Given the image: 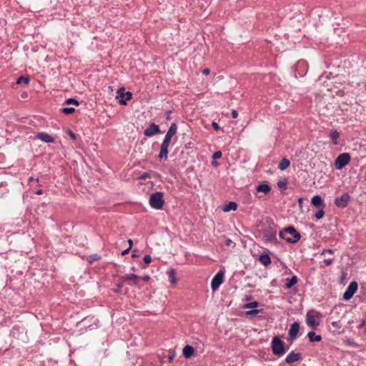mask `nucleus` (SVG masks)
I'll return each mask as SVG.
<instances>
[{
	"mask_svg": "<svg viewBox=\"0 0 366 366\" xmlns=\"http://www.w3.org/2000/svg\"><path fill=\"white\" fill-rule=\"evenodd\" d=\"M94 259H97V256H94V257H92V259L91 258V259L89 260V262H91L92 261L94 260Z\"/></svg>",
	"mask_w": 366,
	"mask_h": 366,
	"instance_id": "52",
	"label": "nucleus"
},
{
	"mask_svg": "<svg viewBox=\"0 0 366 366\" xmlns=\"http://www.w3.org/2000/svg\"><path fill=\"white\" fill-rule=\"evenodd\" d=\"M232 241L229 239H227L226 244L229 246L232 244Z\"/></svg>",
	"mask_w": 366,
	"mask_h": 366,
	"instance_id": "48",
	"label": "nucleus"
},
{
	"mask_svg": "<svg viewBox=\"0 0 366 366\" xmlns=\"http://www.w3.org/2000/svg\"><path fill=\"white\" fill-rule=\"evenodd\" d=\"M160 132L159 127L158 125L152 123L149 126L144 130V134L147 137H152L156 134Z\"/></svg>",
	"mask_w": 366,
	"mask_h": 366,
	"instance_id": "12",
	"label": "nucleus"
},
{
	"mask_svg": "<svg viewBox=\"0 0 366 366\" xmlns=\"http://www.w3.org/2000/svg\"><path fill=\"white\" fill-rule=\"evenodd\" d=\"M357 283L356 282H352L350 283L346 291L343 294V298L345 300H348L354 295L357 290Z\"/></svg>",
	"mask_w": 366,
	"mask_h": 366,
	"instance_id": "8",
	"label": "nucleus"
},
{
	"mask_svg": "<svg viewBox=\"0 0 366 366\" xmlns=\"http://www.w3.org/2000/svg\"><path fill=\"white\" fill-rule=\"evenodd\" d=\"M169 144L170 143H169V142L163 141V142L161 145L160 152L159 154V157L160 159H167L168 147L169 146Z\"/></svg>",
	"mask_w": 366,
	"mask_h": 366,
	"instance_id": "14",
	"label": "nucleus"
},
{
	"mask_svg": "<svg viewBox=\"0 0 366 366\" xmlns=\"http://www.w3.org/2000/svg\"><path fill=\"white\" fill-rule=\"evenodd\" d=\"M232 117L234 119H236L238 117V112L237 110H232Z\"/></svg>",
	"mask_w": 366,
	"mask_h": 366,
	"instance_id": "44",
	"label": "nucleus"
},
{
	"mask_svg": "<svg viewBox=\"0 0 366 366\" xmlns=\"http://www.w3.org/2000/svg\"><path fill=\"white\" fill-rule=\"evenodd\" d=\"M123 285L122 283H119L117 285V287L114 290V292L116 293H120L122 292V287Z\"/></svg>",
	"mask_w": 366,
	"mask_h": 366,
	"instance_id": "35",
	"label": "nucleus"
},
{
	"mask_svg": "<svg viewBox=\"0 0 366 366\" xmlns=\"http://www.w3.org/2000/svg\"><path fill=\"white\" fill-rule=\"evenodd\" d=\"M257 305H258V302L256 301H254V302H252L244 305V308H245V309L254 308V307H257Z\"/></svg>",
	"mask_w": 366,
	"mask_h": 366,
	"instance_id": "32",
	"label": "nucleus"
},
{
	"mask_svg": "<svg viewBox=\"0 0 366 366\" xmlns=\"http://www.w3.org/2000/svg\"><path fill=\"white\" fill-rule=\"evenodd\" d=\"M272 350L274 355L282 356L285 352L283 342L277 336L272 340Z\"/></svg>",
	"mask_w": 366,
	"mask_h": 366,
	"instance_id": "4",
	"label": "nucleus"
},
{
	"mask_svg": "<svg viewBox=\"0 0 366 366\" xmlns=\"http://www.w3.org/2000/svg\"><path fill=\"white\" fill-rule=\"evenodd\" d=\"M237 204L235 202H230L229 204H226L224 208V212H229L230 210L235 211L237 209Z\"/></svg>",
	"mask_w": 366,
	"mask_h": 366,
	"instance_id": "24",
	"label": "nucleus"
},
{
	"mask_svg": "<svg viewBox=\"0 0 366 366\" xmlns=\"http://www.w3.org/2000/svg\"><path fill=\"white\" fill-rule=\"evenodd\" d=\"M311 203L313 206L316 207L317 209L325 207V204H324L322 198L318 195H315L312 198Z\"/></svg>",
	"mask_w": 366,
	"mask_h": 366,
	"instance_id": "16",
	"label": "nucleus"
},
{
	"mask_svg": "<svg viewBox=\"0 0 366 366\" xmlns=\"http://www.w3.org/2000/svg\"><path fill=\"white\" fill-rule=\"evenodd\" d=\"M285 185V183H282L280 184V183L279 184V187H282V186Z\"/></svg>",
	"mask_w": 366,
	"mask_h": 366,
	"instance_id": "55",
	"label": "nucleus"
},
{
	"mask_svg": "<svg viewBox=\"0 0 366 366\" xmlns=\"http://www.w3.org/2000/svg\"><path fill=\"white\" fill-rule=\"evenodd\" d=\"M300 325L297 322H294L291 325L290 328L289 330V337L291 340H295L297 337V334L299 332Z\"/></svg>",
	"mask_w": 366,
	"mask_h": 366,
	"instance_id": "13",
	"label": "nucleus"
},
{
	"mask_svg": "<svg viewBox=\"0 0 366 366\" xmlns=\"http://www.w3.org/2000/svg\"><path fill=\"white\" fill-rule=\"evenodd\" d=\"M259 260L264 266H267L271 263V259L268 254L260 255Z\"/></svg>",
	"mask_w": 366,
	"mask_h": 366,
	"instance_id": "22",
	"label": "nucleus"
},
{
	"mask_svg": "<svg viewBox=\"0 0 366 366\" xmlns=\"http://www.w3.org/2000/svg\"><path fill=\"white\" fill-rule=\"evenodd\" d=\"M298 202H299L300 204H301L302 202V199H299Z\"/></svg>",
	"mask_w": 366,
	"mask_h": 366,
	"instance_id": "57",
	"label": "nucleus"
},
{
	"mask_svg": "<svg viewBox=\"0 0 366 366\" xmlns=\"http://www.w3.org/2000/svg\"><path fill=\"white\" fill-rule=\"evenodd\" d=\"M290 164V160H288L286 158H284L279 164L278 165V168L280 169V170H285L286 169L287 167H289Z\"/></svg>",
	"mask_w": 366,
	"mask_h": 366,
	"instance_id": "25",
	"label": "nucleus"
},
{
	"mask_svg": "<svg viewBox=\"0 0 366 366\" xmlns=\"http://www.w3.org/2000/svg\"><path fill=\"white\" fill-rule=\"evenodd\" d=\"M259 312V310H251L245 312V315L248 317H254Z\"/></svg>",
	"mask_w": 366,
	"mask_h": 366,
	"instance_id": "30",
	"label": "nucleus"
},
{
	"mask_svg": "<svg viewBox=\"0 0 366 366\" xmlns=\"http://www.w3.org/2000/svg\"><path fill=\"white\" fill-rule=\"evenodd\" d=\"M307 336L310 342H320L322 340V337L317 335L313 331L309 332Z\"/></svg>",
	"mask_w": 366,
	"mask_h": 366,
	"instance_id": "21",
	"label": "nucleus"
},
{
	"mask_svg": "<svg viewBox=\"0 0 366 366\" xmlns=\"http://www.w3.org/2000/svg\"><path fill=\"white\" fill-rule=\"evenodd\" d=\"M321 315L320 312H307L306 315V322L307 325L313 329H316L320 325Z\"/></svg>",
	"mask_w": 366,
	"mask_h": 366,
	"instance_id": "3",
	"label": "nucleus"
},
{
	"mask_svg": "<svg viewBox=\"0 0 366 366\" xmlns=\"http://www.w3.org/2000/svg\"><path fill=\"white\" fill-rule=\"evenodd\" d=\"M152 261V257L149 256V255H145L144 257V262L146 263V264H149Z\"/></svg>",
	"mask_w": 366,
	"mask_h": 366,
	"instance_id": "37",
	"label": "nucleus"
},
{
	"mask_svg": "<svg viewBox=\"0 0 366 366\" xmlns=\"http://www.w3.org/2000/svg\"><path fill=\"white\" fill-rule=\"evenodd\" d=\"M167 274L169 277V282L172 284H177L176 272L174 269H169Z\"/></svg>",
	"mask_w": 366,
	"mask_h": 366,
	"instance_id": "20",
	"label": "nucleus"
},
{
	"mask_svg": "<svg viewBox=\"0 0 366 366\" xmlns=\"http://www.w3.org/2000/svg\"><path fill=\"white\" fill-rule=\"evenodd\" d=\"M62 112L65 114H71L74 112V108L73 107H64L61 109Z\"/></svg>",
	"mask_w": 366,
	"mask_h": 366,
	"instance_id": "31",
	"label": "nucleus"
},
{
	"mask_svg": "<svg viewBox=\"0 0 366 366\" xmlns=\"http://www.w3.org/2000/svg\"><path fill=\"white\" fill-rule=\"evenodd\" d=\"M221 157H222V152L220 151H217V152H214L212 156L213 159H219V158H221Z\"/></svg>",
	"mask_w": 366,
	"mask_h": 366,
	"instance_id": "34",
	"label": "nucleus"
},
{
	"mask_svg": "<svg viewBox=\"0 0 366 366\" xmlns=\"http://www.w3.org/2000/svg\"><path fill=\"white\" fill-rule=\"evenodd\" d=\"M323 262L325 264V265L330 266L332 263V259H331V258L325 259Z\"/></svg>",
	"mask_w": 366,
	"mask_h": 366,
	"instance_id": "41",
	"label": "nucleus"
},
{
	"mask_svg": "<svg viewBox=\"0 0 366 366\" xmlns=\"http://www.w3.org/2000/svg\"><path fill=\"white\" fill-rule=\"evenodd\" d=\"M256 190L258 192H263L264 194H267L270 192L271 188L269 184L266 183H261L256 187Z\"/></svg>",
	"mask_w": 366,
	"mask_h": 366,
	"instance_id": "18",
	"label": "nucleus"
},
{
	"mask_svg": "<svg viewBox=\"0 0 366 366\" xmlns=\"http://www.w3.org/2000/svg\"><path fill=\"white\" fill-rule=\"evenodd\" d=\"M285 185V183H282L280 184V183L279 184V187H282V186Z\"/></svg>",
	"mask_w": 366,
	"mask_h": 366,
	"instance_id": "56",
	"label": "nucleus"
},
{
	"mask_svg": "<svg viewBox=\"0 0 366 366\" xmlns=\"http://www.w3.org/2000/svg\"><path fill=\"white\" fill-rule=\"evenodd\" d=\"M203 74H205V75H208L210 72V70L207 68H205L203 69L202 71Z\"/></svg>",
	"mask_w": 366,
	"mask_h": 366,
	"instance_id": "45",
	"label": "nucleus"
},
{
	"mask_svg": "<svg viewBox=\"0 0 366 366\" xmlns=\"http://www.w3.org/2000/svg\"><path fill=\"white\" fill-rule=\"evenodd\" d=\"M286 288H291L293 285H295L297 282V277L296 276L292 277L290 279L287 280Z\"/></svg>",
	"mask_w": 366,
	"mask_h": 366,
	"instance_id": "26",
	"label": "nucleus"
},
{
	"mask_svg": "<svg viewBox=\"0 0 366 366\" xmlns=\"http://www.w3.org/2000/svg\"><path fill=\"white\" fill-rule=\"evenodd\" d=\"M285 185V183H282L280 184V183L279 184V187H282V186Z\"/></svg>",
	"mask_w": 366,
	"mask_h": 366,
	"instance_id": "54",
	"label": "nucleus"
},
{
	"mask_svg": "<svg viewBox=\"0 0 366 366\" xmlns=\"http://www.w3.org/2000/svg\"><path fill=\"white\" fill-rule=\"evenodd\" d=\"M332 325L333 327H335L336 329L341 328V325H340V322H332Z\"/></svg>",
	"mask_w": 366,
	"mask_h": 366,
	"instance_id": "39",
	"label": "nucleus"
},
{
	"mask_svg": "<svg viewBox=\"0 0 366 366\" xmlns=\"http://www.w3.org/2000/svg\"><path fill=\"white\" fill-rule=\"evenodd\" d=\"M339 132L334 129V130H331L330 132V137L331 138V139L332 140V143L333 144L336 145L337 144V139L339 138Z\"/></svg>",
	"mask_w": 366,
	"mask_h": 366,
	"instance_id": "23",
	"label": "nucleus"
},
{
	"mask_svg": "<svg viewBox=\"0 0 366 366\" xmlns=\"http://www.w3.org/2000/svg\"><path fill=\"white\" fill-rule=\"evenodd\" d=\"M35 193L36 194L39 195V194H41L43 193V191L41 189H39V190H37Z\"/></svg>",
	"mask_w": 366,
	"mask_h": 366,
	"instance_id": "51",
	"label": "nucleus"
},
{
	"mask_svg": "<svg viewBox=\"0 0 366 366\" xmlns=\"http://www.w3.org/2000/svg\"><path fill=\"white\" fill-rule=\"evenodd\" d=\"M34 180V179L33 177H30L29 179V182H31Z\"/></svg>",
	"mask_w": 366,
	"mask_h": 366,
	"instance_id": "53",
	"label": "nucleus"
},
{
	"mask_svg": "<svg viewBox=\"0 0 366 366\" xmlns=\"http://www.w3.org/2000/svg\"><path fill=\"white\" fill-rule=\"evenodd\" d=\"M280 237L289 243H295L300 239V234L293 227H289L280 232Z\"/></svg>",
	"mask_w": 366,
	"mask_h": 366,
	"instance_id": "1",
	"label": "nucleus"
},
{
	"mask_svg": "<svg viewBox=\"0 0 366 366\" xmlns=\"http://www.w3.org/2000/svg\"><path fill=\"white\" fill-rule=\"evenodd\" d=\"M122 282H127L129 285L137 286L140 288L139 280H141V277L137 276L134 274H125L121 277Z\"/></svg>",
	"mask_w": 366,
	"mask_h": 366,
	"instance_id": "7",
	"label": "nucleus"
},
{
	"mask_svg": "<svg viewBox=\"0 0 366 366\" xmlns=\"http://www.w3.org/2000/svg\"><path fill=\"white\" fill-rule=\"evenodd\" d=\"M66 104H74L76 106H78L79 105V102L77 100L74 99H72V98H69L66 100Z\"/></svg>",
	"mask_w": 366,
	"mask_h": 366,
	"instance_id": "33",
	"label": "nucleus"
},
{
	"mask_svg": "<svg viewBox=\"0 0 366 366\" xmlns=\"http://www.w3.org/2000/svg\"><path fill=\"white\" fill-rule=\"evenodd\" d=\"M172 138V137L167 133L163 141L170 143Z\"/></svg>",
	"mask_w": 366,
	"mask_h": 366,
	"instance_id": "38",
	"label": "nucleus"
},
{
	"mask_svg": "<svg viewBox=\"0 0 366 366\" xmlns=\"http://www.w3.org/2000/svg\"><path fill=\"white\" fill-rule=\"evenodd\" d=\"M183 355L185 358H189L194 355V348L190 345H186L183 348Z\"/></svg>",
	"mask_w": 366,
	"mask_h": 366,
	"instance_id": "19",
	"label": "nucleus"
},
{
	"mask_svg": "<svg viewBox=\"0 0 366 366\" xmlns=\"http://www.w3.org/2000/svg\"><path fill=\"white\" fill-rule=\"evenodd\" d=\"M36 137L39 139H40L44 142H46V143H51V142H54V139L51 136H50L49 134H48L46 133H44V132L37 134Z\"/></svg>",
	"mask_w": 366,
	"mask_h": 366,
	"instance_id": "17",
	"label": "nucleus"
},
{
	"mask_svg": "<svg viewBox=\"0 0 366 366\" xmlns=\"http://www.w3.org/2000/svg\"><path fill=\"white\" fill-rule=\"evenodd\" d=\"M324 208L325 207L318 208V211L315 214V217H316L317 219H320L321 218L323 217L325 214Z\"/></svg>",
	"mask_w": 366,
	"mask_h": 366,
	"instance_id": "29",
	"label": "nucleus"
},
{
	"mask_svg": "<svg viewBox=\"0 0 366 366\" xmlns=\"http://www.w3.org/2000/svg\"><path fill=\"white\" fill-rule=\"evenodd\" d=\"M224 280V274L222 272H219L216 275L213 277L211 282V288L212 291L217 290Z\"/></svg>",
	"mask_w": 366,
	"mask_h": 366,
	"instance_id": "9",
	"label": "nucleus"
},
{
	"mask_svg": "<svg viewBox=\"0 0 366 366\" xmlns=\"http://www.w3.org/2000/svg\"><path fill=\"white\" fill-rule=\"evenodd\" d=\"M29 78L27 76H21L16 80V84H20L21 83L27 84H29Z\"/></svg>",
	"mask_w": 366,
	"mask_h": 366,
	"instance_id": "28",
	"label": "nucleus"
},
{
	"mask_svg": "<svg viewBox=\"0 0 366 366\" xmlns=\"http://www.w3.org/2000/svg\"><path fill=\"white\" fill-rule=\"evenodd\" d=\"M350 199V195L347 193H345L340 197L335 199V205L337 207L345 208L347 206Z\"/></svg>",
	"mask_w": 366,
	"mask_h": 366,
	"instance_id": "10",
	"label": "nucleus"
},
{
	"mask_svg": "<svg viewBox=\"0 0 366 366\" xmlns=\"http://www.w3.org/2000/svg\"><path fill=\"white\" fill-rule=\"evenodd\" d=\"M212 127L215 129V130H219L220 129L219 126L218 125V124L215 122H213L212 123Z\"/></svg>",
	"mask_w": 366,
	"mask_h": 366,
	"instance_id": "42",
	"label": "nucleus"
},
{
	"mask_svg": "<svg viewBox=\"0 0 366 366\" xmlns=\"http://www.w3.org/2000/svg\"><path fill=\"white\" fill-rule=\"evenodd\" d=\"M175 355H176V353L174 351H171L170 352V354L168 356V361H169V362H171L174 360Z\"/></svg>",
	"mask_w": 366,
	"mask_h": 366,
	"instance_id": "36",
	"label": "nucleus"
},
{
	"mask_svg": "<svg viewBox=\"0 0 366 366\" xmlns=\"http://www.w3.org/2000/svg\"><path fill=\"white\" fill-rule=\"evenodd\" d=\"M326 253H328V254H333V250L332 249H323L321 252V255H324Z\"/></svg>",
	"mask_w": 366,
	"mask_h": 366,
	"instance_id": "40",
	"label": "nucleus"
},
{
	"mask_svg": "<svg viewBox=\"0 0 366 366\" xmlns=\"http://www.w3.org/2000/svg\"><path fill=\"white\" fill-rule=\"evenodd\" d=\"M149 279V277L148 275L141 277V280H143L144 281H147Z\"/></svg>",
	"mask_w": 366,
	"mask_h": 366,
	"instance_id": "46",
	"label": "nucleus"
},
{
	"mask_svg": "<svg viewBox=\"0 0 366 366\" xmlns=\"http://www.w3.org/2000/svg\"><path fill=\"white\" fill-rule=\"evenodd\" d=\"M301 358V355L300 353H295V352H291L286 357L285 361L288 364H291L295 362H297Z\"/></svg>",
	"mask_w": 366,
	"mask_h": 366,
	"instance_id": "15",
	"label": "nucleus"
},
{
	"mask_svg": "<svg viewBox=\"0 0 366 366\" xmlns=\"http://www.w3.org/2000/svg\"><path fill=\"white\" fill-rule=\"evenodd\" d=\"M262 238L265 242H273L276 239V232L271 228L264 230Z\"/></svg>",
	"mask_w": 366,
	"mask_h": 366,
	"instance_id": "11",
	"label": "nucleus"
},
{
	"mask_svg": "<svg viewBox=\"0 0 366 366\" xmlns=\"http://www.w3.org/2000/svg\"><path fill=\"white\" fill-rule=\"evenodd\" d=\"M164 200L163 193L155 192L151 194L149 197L150 206L155 209H161L164 205Z\"/></svg>",
	"mask_w": 366,
	"mask_h": 366,
	"instance_id": "2",
	"label": "nucleus"
},
{
	"mask_svg": "<svg viewBox=\"0 0 366 366\" xmlns=\"http://www.w3.org/2000/svg\"><path fill=\"white\" fill-rule=\"evenodd\" d=\"M128 242H129V249H131V247H132V245H133V242H132V239H129V240H128Z\"/></svg>",
	"mask_w": 366,
	"mask_h": 366,
	"instance_id": "49",
	"label": "nucleus"
},
{
	"mask_svg": "<svg viewBox=\"0 0 366 366\" xmlns=\"http://www.w3.org/2000/svg\"><path fill=\"white\" fill-rule=\"evenodd\" d=\"M129 249H129V248H128V249H127L124 250V251L122 252V254L123 255H124V254H127Z\"/></svg>",
	"mask_w": 366,
	"mask_h": 366,
	"instance_id": "50",
	"label": "nucleus"
},
{
	"mask_svg": "<svg viewBox=\"0 0 366 366\" xmlns=\"http://www.w3.org/2000/svg\"><path fill=\"white\" fill-rule=\"evenodd\" d=\"M68 134L70 136V137L73 139V140H75L76 139V134L74 133H73L71 131H69L68 132Z\"/></svg>",
	"mask_w": 366,
	"mask_h": 366,
	"instance_id": "43",
	"label": "nucleus"
},
{
	"mask_svg": "<svg viewBox=\"0 0 366 366\" xmlns=\"http://www.w3.org/2000/svg\"><path fill=\"white\" fill-rule=\"evenodd\" d=\"M132 97V94L130 92H125L124 87H121L117 91V99H119V102L122 105H126L127 102L130 100Z\"/></svg>",
	"mask_w": 366,
	"mask_h": 366,
	"instance_id": "6",
	"label": "nucleus"
},
{
	"mask_svg": "<svg viewBox=\"0 0 366 366\" xmlns=\"http://www.w3.org/2000/svg\"><path fill=\"white\" fill-rule=\"evenodd\" d=\"M177 130V124L175 123H172L171 124V126L169 127L167 133H168L169 135L173 137L176 134Z\"/></svg>",
	"mask_w": 366,
	"mask_h": 366,
	"instance_id": "27",
	"label": "nucleus"
},
{
	"mask_svg": "<svg viewBox=\"0 0 366 366\" xmlns=\"http://www.w3.org/2000/svg\"><path fill=\"white\" fill-rule=\"evenodd\" d=\"M350 155L349 153H342L340 154L335 161V167L337 169L340 170L349 164L350 161Z\"/></svg>",
	"mask_w": 366,
	"mask_h": 366,
	"instance_id": "5",
	"label": "nucleus"
},
{
	"mask_svg": "<svg viewBox=\"0 0 366 366\" xmlns=\"http://www.w3.org/2000/svg\"><path fill=\"white\" fill-rule=\"evenodd\" d=\"M147 177H148V174L147 173L142 174L141 177H140V179H145Z\"/></svg>",
	"mask_w": 366,
	"mask_h": 366,
	"instance_id": "47",
	"label": "nucleus"
}]
</instances>
